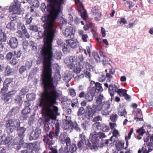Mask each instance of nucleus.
<instances>
[{
	"instance_id": "obj_1",
	"label": "nucleus",
	"mask_w": 153,
	"mask_h": 153,
	"mask_svg": "<svg viewBox=\"0 0 153 153\" xmlns=\"http://www.w3.org/2000/svg\"><path fill=\"white\" fill-rule=\"evenodd\" d=\"M44 28V45L41 52L43 57V70L41 80L44 85L45 92L42 94L39 105L42 106V111L47 117L45 121L49 122L51 119L55 120L56 116L59 115L58 108L54 105L57 104L56 100L62 96V92L56 89L57 81L61 79V75L58 73L55 74V81H53L52 77V42L56 32V29L54 27Z\"/></svg>"
},
{
	"instance_id": "obj_2",
	"label": "nucleus",
	"mask_w": 153,
	"mask_h": 153,
	"mask_svg": "<svg viewBox=\"0 0 153 153\" xmlns=\"http://www.w3.org/2000/svg\"><path fill=\"white\" fill-rule=\"evenodd\" d=\"M50 4L48 6L47 10L49 12L47 16H44L42 17V21L45 23L43 25L44 28L54 27L55 19L58 15L62 12L61 5L65 0H48Z\"/></svg>"
},
{
	"instance_id": "obj_3",
	"label": "nucleus",
	"mask_w": 153,
	"mask_h": 153,
	"mask_svg": "<svg viewBox=\"0 0 153 153\" xmlns=\"http://www.w3.org/2000/svg\"><path fill=\"white\" fill-rule=\"evenodd\" d=\"M59 132V128L56 125L55 132L53 131H51L49 134H47L44 136L43 141L46 144V147L50 149H51L52 145L53 144L54 141L52 140L53 138L55 137L57 138Z\"/></svg>"
},
{
	"instance_id": "obj_4",
	"label": "nucleus",
	"mask_w": 153,
	"mask_h": 153,
	"mask_svg": "<svg viewBox=\"0 0 153 153\" xmlns=\"http://www.w3.org/2000/svg\"><path fill=\"white\" fill-rule=\"evenodd\" d=\"M20 125V122L18 120L15 119H10L7 120L5 123V126L8 133H10L13 132L14 129Z\"/></svg>"
},
{
	"instance_id": "obj_5",
	"label": "nucleus",
	"mask_w": 153,
	"mask_h": 153,
	"mask_svg": "<svg viewBox=\"0 0 153 153\" xmlns=\"http://www.w3.org/2000/svg\"><path fill=\"white\" fill-rule=\"evenodd\" d=\"M20 5L18 1H14L9 8V12L13 14L12 17L13 19L16 17V14H21L23 13V11L20 8Z\"/></svg>"
},
{
	"instance_id": "obj_6",
	"label": "nucleus",
	"mask_w": 153,
	"mask_h": 153,
	"mask_svg": "<svg viewBox=\"0 0 153 153\" xmlns=\"http://www.w3.org/2000/svg\"><path fill=\"white\" fill-rule=\"evenodd\" d=\"M110 107V102L109 101H106L105 104H104L102 106H97L96 110L93 111L94 113L98 111H102L101 114L102 115H107L109 114V111H108V109Z\"/></svg>"
},
{
	"instance_id": "obj_7",
	"label": "nucleus",
	"mask_w": 153,
	"mask_h": 153,
	"mask_svg": "<svg viewBox=\"0 0 153 153\" xmlns=\"http://www.w3.org/2000/svg\"><path fill=\"white\" fill-rule=\"evenodd\" d=\"M67 116H66V119L63 120V125L62 126L63 128L66 129H69L71 126L73 125V127L75 128L76 131H80V129L78 125L76 123H74L73 125L72 121H71V118L68 117V120H67Z\"/></svg>"
},
{
	"instance_id": "obj_8",
	"label": "nucleus",
	"mask_w": 153,
	"mask_h": 153,
	"mask_svg": "<svg viewBox=\"0 0 153 153\" xmlns=\"http://www.w3.org/2000/svg\"><path fill=\"white\" fill-rule=\"evenodd\" d=\"M64 62L67 64V67L70 69L75 67L76 65V59L75 56H72L69 58H66L64 60Z\"/></svg>"
},
{
	"instance_id": "obj_9",
	"label": "nucleus",
	"mask_w": 153,
	"mask_h": 153,
	"mask_svg": "<svg viewBox=\"0 0 153 153\" xmlns=\"http://www.w3.org/2000/svg\"><path fill=\"white\" fill-rule=\"evenodd\" d=\"M95 103L96 105H93L92 106V108H93V111L96 110L97 106H102L104 104H105L106 101L103 102L104 100V97L103 95L102 94H100L99 95L97 96L95 98Z\"/></svg>"
},
{
	"instance_id": "obj_10",
	"label": "nucleus",
	"mask_w": 153,
	"mask_h": 153,
	"mask_svg": "<svg viewBox=\"0 0 153 153\" xmlns=\"http://www.w3.org/2000/svg\"><path fill=\"white\" fill-rule=\"evenodd\" d=\"M96 90L94 87L92 88L89 91L85 94V99L88 102H90L93 100V98L95 95Z\"/></svg>"
},
{
	"instance_id": "obj_11",
	"label": "nucleus",
	"mask_w": 153,
	"mask_h": 153,
	"mask_svg": "<svg viewBox=\"0 0 153 153\" xmlns=\"http://www.w3.org/2000/svg\"><path fill=\"white\" fill-rule=\"evenodd\" d=\"M62 32L65 36L69 38H71L72 36H74L75 33V30H74L73 28L70 26H68Z\"/></svg>"
},
{
	"instance_id": "obj_12",
	"label": "nucleus",
	"mask_w": 153,
	"mask_h": 153,
	"mask_svg": "<svg viewBox=\"0 0 153 153\" xmlns=\"http://www.w3.org/2000/svg\"><path fill=\"white\" fill-rule=\"evenodd\" d=\"M25 103H27L28 106H25L24 109L21 111L22 115L21 117L23 118V119H26L28 117V114H29L31 111V109L29 107L30 104L28 102H26Z\"/></svg>"
},
{
	"instance_id": "obj_13",
	"label": "nucleus",
	"mask_w": 153,
	"mask_h": 153,
	"mask_svg": "<svg viewBox=\"0 0 153 153\" xmlns=\"http://www.w3.org/2000/svg\"><path fill=\"white\" fill-rule=\"evenodd\" d=\"M16 93V91L15 90H12L7 93L4 94L2 96L1 98L5 102L9 101V97H11Z\"/></svg>"
},
{
	"instance_id": "obj_14",
	"label": "nucleus",
	"mask_w": 153,
	"mask_h": 153,
	"mask_svg": "<svg viewBox=\"0 0 153 153\" xmlns=\"http://www.w3.org/2000/svg\"><path fill=\"white\" fill-rule=\"evenodd\" d=\"M41 133V130L36 129L35 131L32 132L29 135V139L30 140H35L38 138Z\"/></svg>"
},
{
	"instance_id": "obj_15",
	"label": "nucleus",
	"mask_w": 153,
	"mask_h": 153,
	"mask_svg": "<svg viewBox=\"0 0 153 153\" xmlns=\"http://www.w3.org/2000/svg\"><path fill=\"white\" fill-rule=\"evenodd\" d=\"M119 88L116 85H110L109 88V93L111 97V100L114 98V95L115 92L117 93Z\"/></svg>"
},
{
	"instance_id": "obj_16",
	"label": "nucleus",
	"mask_w": 153,
	"mask_h": 153,
	"mask_svg": "<svg viewBox=\"0 0 153 153\" xmlns=\"http://www.w3.org/2000/svg\"><path fill=\"white\" fill-rule=\"evenodd\" d=\"M66 43L72 48H76L79 45V42L76 39H69L66 40Z\"/></svg>"
},
{
	"instance_id": "obj_17",
	"label": "nucleus",
	"mask_w": 153,
	"mask_h": 153,
	"mask_svg": "<svg viewBox=\"0 0 153 153\" xmlns=\"http://www.w3.org/2000/svg\"><path fill=\"white\" fill-rule=\"evenodd\" d=\"M8 43L11 48H15L17 47L18 45L17 39L15 37H12L8 42Z\"/></svg>"
},
{
	"instance_id": "obj_18",
	"label": "nucleus",
	"mask_w": 153,
	"mask_h": 153,
	"mask_svg": "<svg viewBox=\"0 0 153 153\" xmlns=\"http://www.w3.org/2000/svg\"><path fill=\"white\" fill-rule=\"evenodd\" d=\"M134 119L137 121H143L142 112L140 109H137L136 116L134 117Z\"/></svg>"
},
{
	"instance_id": "obj_19",
	"label": "nucleus",
	"mask_w": 153,
	"mask_h": 153,
	"mask_svg": "<svg viewBox=\"0 0 153 153\" xmlns=\"http://www.w3.org/2000/svg\"><path fill=\"white\" fill-rule=\"evenodd\" d=\"M78 33L79 36L81 37L83 42H86L87 41V39L88 37V36L87 34H84L83 30H78Z\"/></svg>"
},
{
	"instance_id": "obj_20",
	"label": "nucleus",
	"mask_w": 153,
	"mask_h": 153,
	"mask_svg": "<svg viewBox=\"0 0 153 153\" xmlns=\"http://www.w3.org/2000/svg\"><path fill=\"white\" fill-rule=\"evenodd\" d=\"M26 130V129L23 127H21L18 129L17 128V132L19 136L22 138L24 137L25 135L24 134L25 131Z\"/></svg>"
},
{
	"instance_id": "obj_21",
	"label": "nucleus",
	"mask_w": 153,
	"mask_h": 153,
	"mask_svg": "<svg viewBox=\"0 0 153 153\" xmlns=\"http://www.w3.org/2000/svg\"><path fill=\"white\" fill-rule=\"evenodd\" d=\"M137 132L140 134L137 136V138L138 140H140L142 138L140 135H143V134L145 133V131L143 128V127H141L137 130Z\"/></svg>"
},
{
	"instance_id": "obj_22",
	"label": "nucleus",
	"mask_w": 153,
	"mask_h": 153,
	"mask_svg": "<svg viewBox=\"0 0 153 153\" xmlns=\"http://www.w3.org/2000/svg\"><path fill=\"white\" fill-rule=\"evenodd\" d=\"M118 113L119 115L124 117L127 114L125 109L121 107H119L118 109Z\"/></svg>"
},
{
	"instance_id": "obj_23",
	"label": "nucleus",
	"mask_w": 153,
	"mask_h": 153,
	"mask_svg": "<svg viewBox=\"0 0 153 153\" xmlns=\"http://www.w3.org/2000/svg\"><path fill=\"white\" fill-rule=\"evenodd\" d=\"M91 12L92 14L94 15H96L98 14H99L98 15L99 17H100L102 16L101 13L99 12L98 10L96 7L95 6L93 7L91 10Z\"/></svg>"
},
{
	"instance_id": "obj_24",
	"label": "nucleus",
	"mask_w": 153,
	"mask_h": 153,
	"mask_svg": "<svg viewBox=\"0 0 153 153\" xmlns=\"http://www.w3.org/2000/svg\"><path fill=\"white\" fill-rule=\"evenodd\" d=\"M100 136V135L96 131H94L91 134L90 137H91L93 142H95L96 141L98 138Z\"/></svg>"
},
{
	"instance_id": "obj_25",
	"label": "nucleus",
	"mask_w": 153,
	"mask_h": 153,
	"mask_svg": "<svg viewBox=\"0 0 153 153\" xmlns=\"http://www.w3.org/2000/svg\"><path fill=\"white\" fill-rule=\"evenodd\" d=\"M91 82L95 83V86L97 89L99 91H102L103 89L101 86V84L99 82L95 83L94 81H92Z\"/></svg>"
},
{
	"instance_id": "obj_26",
	"label": "nucleus",
	"mask_w": 153,
	"mask_h": 153,
	"mask_svg": "<svg viewBox=\"0 0 153 153\" xmlns=\"http://www.w3.org/2000/svg\"><path fill=\"white\" fill-rule=\"evenodd\" d=\"M15 24L13 21L8 23L6 26L7 28L11 30H13L15 29Z\"/></svg>"
},
{
	"instance_id": "obj_27",
	"label": "nucleus",
	"mask_w": 153,
	"mask_h": 153,
	"mask_svg": "<svg viewBox=\"0 0 153 153\" xmlns=\"http://www.w3.org/2000/svg\"><path fill=\"white\" fill-rule=\"evenodd\" d=\"M13 70L9 66H7L5 68L4 71V74L5 75H10L12 73Z\"/></svg>"
},
{
	"instance_id": "obj_28",
	"label": "nucleus",
	"mask_w": 153,
	"mask_h": 153,
	"mask_svg": "<svg viewBox=\"0 0 153 153\" xmlns=\"http://www.w3.org/2000/svg\"><path fill=\"white\" fill-rule=\"evenodd\" d=\"M25 18L26 19V24L27 25L30 24L31 23L32 20V18L29 13L27 14L25 16Z\"/></svg>"
},
{
	"instance_id": "obj_29",
	"label": "nucleus",
	"mask_w": 153,
	"mask_h": 153,
	"mask_svg": "<svg viewBox=\"0 0 153 153\" xmlns=\"http://www.w3.org/2000/svg\"><path fill=\"white\" fill-rule=\"evenodd\" d=\"M29 48L33 51H36L37 49V44L33 41H30L29 42Z\"/></svg>"
},
{
	"instance_id": "obj_30",
	"label": "nucleus",
	"mask_w": 153,
	"mask_h": 153,
	"mask_svg": "<svg viewBox=\"0 0 153 153\" xmlns=\"http://www.w3.org/2000/svg\"><path fill=\"white\" fill-rule=\"evenodd\" d=\"M23 48L25 51L29 50V43L27 41L25 40L24 41L22 44Z\"/></svg>"
},
{
	"instance_id": "obj_31",
	"label": "nucleus",
	"mask_w": 153,
	"mask_h": 153,
	"mask_svg": "<svg viewBox=\"0 0 153 153\" xmlns=\"http://www.w3.org/2000/svg\"><path fill=\"white\" fill-rule=\"evenodd\" d=\"M7 40V36L6 33L3 32L0 33V41L4 42Z\"/></svg>"
},
{
	"instance_id": "obj_32",
	"label": "nucleus",
	"mask_w": 153,
	"mask_h": 153,
	"mask_svg": "<svg viewBox=\"0 0 153 153\" xmlns=\"http://www.w3.org/2000/svg\"><path fill=\"white\" fill-rule=\"evenodd\" d=\"M124 143L122 142H119L116 145L117 150L118 151L121 150L124 147Z\"/></svg>"
},
{
	"instance_id": "obj_33",
	"label": "nucleus",
	"mask_w": 153,
	"mask_h": 153,
	"mask_svg": "<svg viewBox=\"0 0 153 153\" xmlns=\"http://www.w3.org/2000/svg\"><path fill=\"white\" fill-rule=\"evenodd\" d=\"M127 92L126 90L125 89H120L117 91V93L120 96L123 97Z\"/></svg>"
},
{
	"instance_id": "obj_34",
	"label": "nucleus",
	"mask_w": 153,
	"mask_h": 153,
	"mask_svg": "<svg viewBox=\"0 0 153 153\" xmlns=\"http://www.w3.org/2000/svg\"><path fill=\"white\" fill-rule=\"evenodd\" d=\"M26 96L27 100L29 101L33 100L35 98V95L33 93L27 94Z\"/></svg>"
},
{
	"instance_id": "obj_35",
	"label": "nucleus",
	"mask_w": 153,
	"mask_h": 153,
	"mask_svg": "<svg viewBox=\"0 0 153 153\" xmlns=\"http://www.w3.org/2000/svg\"><path fill=\"white\" fill-rule=\"evenodd\" d=\"M69 145L70 146L69 147V150L71 153H73L76 150L77 147L75 144H72Z\"/></svg>"
},
{
	"instance_id": "obj_36",
	"label": "nucleus",
	"mask_w": 153,
	"mask_h": 153,
	"mask_svg": "<svg viewBox=\"0 0 153 153\" xmlns=\"http://www.w3.org/2000/svg\"><path fill=\"white\" fill-rule=\"evenodd\" d=\"M71 77L69 74H65L63 77V79L66 82H67L70 81Z\"/></svg>"
},
{
	"instance_id": "obj_37",
	"label": "nucleus",
	"mask_w": 153,
	"mask_h": 153,
	"mask_svg": "<svg viewBox=\"0 0 153 153\" xmlns=\"http://www.w3.org/2000/svg\"><path fill=\"white\" fill-rule=\"evenodd\" d=\"M85 110L83 107H80L79 109L77 112V115L78 116H81L83 115L85 113Z\"/></svg>"
},
{
	"instance_id": "obj_38",
	"label": "nucleus",
	"mask_w": 153,
	"mask_h": 153,
	"mask_svg": "<svg viewBox=\"0 0 153 153\" xmlns=\"http://www.w3.org/2000/svg\"><path fill=\"white\" fill-rule=\"evenodd\" d=\"M67 136L64 134H61L59 138V140L60 142L62 144H64L65 143V140Z\"/></svg>"
},
{
	"instance_id": "obj_39",
	"label": "nucleus",
	"mask_w": 153,
	"mask_h": 153,
	"mask_svg": "<svg viewBox=\"0 0 153 153\" xmlns=\"http://www.w3.org/2000/svg\"><path fill=\"white\" fill-rule=\"evenodd\" d=\"M28 27L29 29L34 32H36L38 31V27L36 25H30L28 26Z\"/></svg>"
},
{
	"instance_id": "obj_40",
	"label": "nucleus",
	"mask_w": 153,
	"mask_h": 153,
	"mask_svg": "<svg viewBox=\"0 0 153 153\" xmlns=\"http://www.w3.org/2000/svg\"><path fill=\"white\" fill-rule=\"evenodd\" d=\"M12 140V139L11 137H6L4 140L3 141L2 140L1 141V144H7L10 142Z\"/></svg>"
},
{
	"instance_id": "obj_41",
	"label": "nucleus",
	"mask_w": 153,
	"mask_h": 153,
	"mask_svg": "<svg viewBox=\"0 0 153 153\" xmlns=\"http://www.w3.org/2000/svg\"><path fill=\"white\" fill-rule=\"evenodd\" d=\"M153 149H151V148H149L148 150H147L146 147H143L142 148L141 150L142 151L143 153H149V152L152 151Z\"/></svg>"
},
{
	"instance_id": "obj_42",
	"label": "nucleus",
	"mask_w": 153,
	"mask_h": 153,
	"mask_svg": "<svg viewBox=\"0 0 153 153\" xmlns=\"http://www.w3.org/2000/svg\"><path fill=\"white\" fill-rule=\"evenodd\" d=\"M22 101V97L19 95H17L16 96L15 99V102L19 104Z\"/></svg>"
},
{
	"instance_id": "obj_43",
	"label": "nucleus",
	"mask_w": 153,
	"mask_h": 153,
	"mask_svg": "<svg viewBox=\"0 0 153 153\" xmlns=\"http://www.w3.org/2000/svg\"><path fill=\"white\" fill-rule=\"evenodd\" d=\"M84 72L85 75V77L87 78H88L89 80L90 81L91 80V75L89 71H88L87 70H84Z\"/></svg>"
},
{
	"instance_id": "obj_44",
	"label": "nucleus",
	"mask_w": 153,
	"mask_h": 153,
	"mask_svg": "<svg viewBox=\"0 0 153 153\" xmlns=\"http://www.w3.org/2000/svg\"><path fill=\"white\" fill-rule=\"evenodd\" d=\"M85 67L87 70L88 71H91L93 70V67L90 65L88 62H86Z\"/></svg>"
},
{
	"instance_id": "obj_45",
	"label": "nucleus",
	"mask_w": 153,
	"mask_h": 153,
	"mask_svg": "<svg viewBox=\"0 0 153 153\" xmlns=\"http://www.w3.org/2000/svg\"><path fill=\"white\" fill-rule=\"evenodd\" d=\"M92 55L97 62H98L100 61V58L97 52H94L92 54Z\"/></svg>"
},
{
	"instance_id": "obj_46",
	"label": "nucleus",
	"mask_w": 153,
	"mask_h": 153,
	"mask_svg": "<svg viewBox=\"0 0 153 153\" xmlns=\"http://www.w3.org/2000/svg\"><path fill=\"white\" fill-rule=\"evenodd\" d=\"M62 55L61 51H58L55 54L54 56L57 59H61Z\"/></svg>"
},
{
	"instance_id": "obj_47",
	"label": "nucleus",
	"mask_w": 153,
	"mask_h": 153,
	"mask_svg": "<svg viewBox=\"0 0 153 153\" xmlns=\"http://www.w3.org/2000/svg\"><path fill=\"white\" fill-rule=\"evenodd\" d=\"M28 91V89L27 88H24L21 90L19 94L21 95H24Z\"/></svg>"
},
{
	"instance_id": "obj_48",
	"label": "nucleus",
	"mask_w": 153,
	"mask_h": 153,
	"mask_svg": "<svg viewBox=\"0 0 153 153\" xmlns=\"http://www.w3.org/2000/svg\"><path fill=\"white\" fill-rule=\"evenodd\" d=\"M67 23L66 20L63 18L61 19L59 22V24L62 25L61 26V28H62V26L63 25H65Z\"/></svg>"
},
{
	"instance_id": "obj_49",
	"label": "nucleus",
	"mask_w": 153,
	"mask_h": 153,
	"mask_svg": "<svg viewBox=\"0 0 153 153\" xmlns=\"http://www.w3.org/2000/svg\"><path fill=\"white\" fill-rule=\"evenodd\" d=\"M8 86L4 84V87L1 88V93L2 94H4L7 91L8 88Z\"/></svg>"
},
{
	"instance_id": "obj_50",
	"label": "nucleus",
	"mask_w": 153,
	"mask_h": 153,
	"mask_svg": "<svg viewBox=\"0 0 153 153\" xmlns=\"http://www.w3.org/2000/svg\"><path fill=\"white\" fill-rule=\"evenodd\" d=\"M117 116L116 114H112L110 116V119L113 122H115L117 120Z\"/></svg>"
},
{
	"instance_id": "obj_51",
	"label": "nucleus",
	"mask_w": 153,
	"mask_h": 153,
	"mask_svg": "<svg viewBox=\"0 0 153 153\" xmlns=\"http://www.w3.org/2000/svg\"><path fill=\"white\" fill-rule=\"evenodd\" d=\"M32 65V61L31 60L28 61L26 62L25 65L27 69H30Z\"/></svg>"
},
{
	"instance_id": "obj_52",
	"label": "nucleus",
	"mask_w": 153,
	"mask_h": 153,
	"mask_svg": "<svg viewBox=\"0 0 153 153\" xmlns=\"http://www.w3.org/2000/svg\"><path fill=\"white\" fill-rule=\"evenodd\" d=\"M99 81L100 82H103L105 79V76L104 75H100L99 77Z\"/></svg>"
},
{
	"instance_id": "obj_53",
	"label": "nucleus",
	"mask_w": 153,
	"mask_h": 153,
	"mask_svg": "<svg viewBox=\"0 0 153 153\" xmlns=\"http://www.w3.org/2000/svg\"><path fill=\"white\" fill-rule=\"evenodd\" d=\"M13 81V79L12 78H7L4 81V84L6 85H8L10 83Z\"/></svg>"
},
{
	"instance_id": "obj_54",
	"label": "nucleus",
	"mask_w": 153,
	"mask_h": 153,
	"mask_svg": "<svg viewBox=\"0 0 153 153\" xmlns=\"http://www.w3.org/2000/svg\"><path fill=\"white\" fill-rule=\"evenodd\" d=\"M69 91L70 92V95L72 97H74L76 95V92L73 89H69Z\"/></svg>"
},
{
	"instance_id": "obj_55",
	"label": "nucleus",
	"mask_w": 153,
	"mask_h": 153,
	"mask_svg": "<svg viewBox=\"0 0 153 153\" xmlns=\"http://www.w3.org/2000/svg\"><path fill=\"white\" fill-rule=\"evenodd\" d=\"M21 51L20 50H19L18 51H14V56H15L17 58L20 57L21 56Z\"/></svg>"
},
{
	"instance_id": "obj_56",
	"label": "nucleus",
	"mask_w": 153,
	"mask_h": 153,
	"mask_svg": "<svg viewBox=\"0 0 153 153\" xmlns=\"http://www.w3.org/2000/svg\"><path fill=\"white\" fill-rule=\"evenodd\" d=\"M57 43L58 47H61L62 45H63V40L61 39H59L57 42Z\"/></svg>"
},
{
	"instance_id": "obj_57",
	"label": "nucleus",
	"mask_w": 153,
	"mask_h": 153,
	"mask_svg": "<svg viewBox=\"0 0 153 153\" xmlns=\"http://www.w3.org/2000/svg\"><path fill=\"white\" fill-rule=\"evenodd\" d=\"M13 56V53L11 52H9L7 54L6 57L7 59L10 60L11 59Z\"/></svg>"
},
{
	"instance_id": "obj_58",
	"label": "nucleus",
	"mask_w": 153,
	"mask_h": 153,
	"mask_svg": "<svg viewBox=\"0 0 153 153\" xmlns=\"http://www.w3.org/2000/svg\"><path fill=\"white\" fill-rule=\"evenodd\" d=\"M102 119L100 116H97L94 118L92 120L93 122H95L98 121H101Z\"/></svg>"
},
{
	"instance_id": "obj_59",
	"label": "nucleus",
	"mask_w": 153,
	"mask_h": 153,
	"mask_svg": "<svg viewBox=\"0 0 153 153\" xmlns=\"http://www.w3.org/2000/svg\"><path fill=\"white\" fill-rule=\"evenodd\" d=\"M79 138H80V140L83 142L85 141V137L83 133H82L79 135Z\"/></svg>"
},
{
	"instance_id": "obj_60",
	"label": "nucleus",
	"mask_w": 153,
	"mask_h": 153,
	"mask_svg": "<svg viewBox=\"0 0 153 153\" xmlns=\"http://www.w3.org/2000/svg\"><path fill=\"white\" fill-rule=\"evenodd\" d=\"M65 139H65V143H66L67 146H68L69 145L71 144L70 143L71 142L70 141V139L69 137H68L67 136Z\"/></svg>"
},
{
	"instance_id": "obj_61",
	"label": "nucleus",
	"mask_w": 153,
	"mask_h": 153,
	"mask_svg": "<svg viewBox=\"0 0 153 153\" xmlns=\"http://www.w3.org/2000/svg\"><path fill=\"white\" fill-rule=\"evenodd\" d=\"M39 2L38 0H35L32 3L33 6L37 7H39Z\"/></svg>"
},
{
	"instance_id": "obj_62",
	"label": "nucleus",
	"mask_w": 153,
	"mask_h": 153,
	"mask_svg": "<svg viewBox=\"0 0 153 153\" xmlns=\"http://www.w3.org/2000/svg\"><path fill=\"white\" fill-rule=\"evenodd\" d=\"M26 70L25 67V66H22L19 69V72L20 73L22 74Z\"/></svg>"
},
{
	"instance_id": "obj_63",
	"label": "nucleus",
	"mask_w": 153,
	"mask_h": 153,
	"mask_svg": "<svg viewBox=\"0 0 153 153\" xmlns=\"http://www.w3.org/2000/svg\"><path fill=\"white\" fill-rule=\"evenodd\" d=\"M27 148L29 149L32 150L34 147V144L33 143H29L27 145Z\"/></svg>"
},
{
	"instance_id": "obj_64",
	"label": "nucleus",
	"mask_w": 153,
	"mask_h": 153,
	"mask_svg": "<svg viewBox=\"0 0 153 153\" xmlns=\"http://www.w3.org/2000/svg\"><path fill=\"white\" fill-rule=\"evenodd\" d=\"M120 24L123 23V24H126L127 23V22L126 19L124 18H121L120 19V20L119 21Z\"/></svg>"
}]
</instances>
